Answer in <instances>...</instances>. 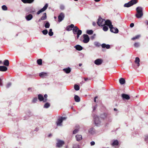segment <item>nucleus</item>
<instances>
[{
    "label": "nucleus",
    "mask_w": 148,
    "mask_h": 148,
    "mask_svg": "<svg viewBox=\"0 0 148 148\" xmlns=\"http://www.w3.org/2000/svg\"><path fill=\"white\" fill-rule=\"evenodd\" d=\"M89 132L92 134H94L95 133V130H89Z\"/></svg>",
    "instance_id": "obj_41"
},
{
    "label": "nucleus",
    "mask_w": 148,
    "mask_h": 148,
    "mask_svg": "<svg viewBox=\"0 0 148 148\" xmlns=\"http://www.w3.org/2000/svg\"><path fill=\"white\" fill-rule=\"evenodd\" d=\"M50 106V104L48 103H47L45 104L44 106V108H47Z\"/></svg>",
    "instance_id": "obj_31"
},
{
    "label": "nucleus",
    "mask_w": 148,
    "mask_h": 148,
    "mask_svg": "<svg viewBox=\"0 0 148 148\" xmlns=\"http://www.w3.org/2000/svg\"><path fill=\"white\" fill-rule=\"evenodd\" d=\"M88 78H84V80L85 81H86L88 79Z\"/></svg>",
    "instance_id": "obj_56"
},
{
    "label": "nucleus",
    "mask_w": 148,
    "mask_h": 148,
    "mask_svg": "<svg viewBox=\"0 0 148 148\" xmlns=\"http://www.w3.org/2000/svg\"><path fill=\"white\" fill-rule=\"evenodd\" d=\"M11 85L12 84L11 83H9L7 84L6 86V87L7 88H9L10 86H11Z\"/></svg>",
    "instance_id": "obj_48"
},
{
    "label": "nucleus",
    "mask_w": 148,
    "mask_h": 148,
    "mask_svg": "<svg viewBox=\"0 0 148 148\" xmlns=\"http://www.w3.org/2000/svg\"><path fill=\"white\" fill-rule=\"evenodd\" d=\"M107 114L105 113H104L101 114V119H106L107 117Z\"/></svg>",
    "instance_id": "obj_28"
},
{
    "label": "nucleus",
    "mask_w": 148,
    "mask_h": 148,
    "mask_svg": "<svg viewBox=\"0 0 148 148\" xmlns=\"http://www.w3.org/2000/svg\"><path fill=\"white\" fill-rule=\"evenodd\" d=\"M141 36V35L140 34L137 35L136 36H135L132 38L131 39L132 40H134L136 39H138L140 38Z\"/></svg>",
    "instance_id": "obj_23"
},
{
    "label": "nucleus",
    "mask_w": 148,
    "mask_h": 148,
    "mask_svg": "<svg viewBox=\"0 0 148 148\" xmlns=\"http://www.w3.org/2000/svg\"><path fill=\"white\" fill-rule=\"evenodd\" d=\"M37 97H35L33 98L32 100V102L33 103H36L37 101Z\"/></svg>",
    "instance_id": "obj_42"
},
{
    "label": "nucleus",
    "mask_w": 148,
    "mask_h": 148,
    "mask_svg": "<svg viewBox=\"0 0 148 148\" xmlns=\"http://www.w3.org/2000/svg\"><path fill=\"white\" fill-rule=\"evenodd\" d=\"M33 16L31 14H29L27 15H26L25 16V18L27 21H29L31 20L33 18Z\"/></svg>",
    "instance_id": "obj_15"
},
{
    "label": "nucleus",
    "mask_w": 148,
    "mask_h": 148,
    "mask_svg": "<svg viewBox=\"0 0 148 148\" xmlns=\"http://www.w3.org/2000/svg\"><path fill=\"white\" fill-rule=\"evenodd\" d=\"M74 25L71 24L70 25L68 26L66 28V29L68 31H70L73 29L74 27Z\"/></svg>",
    "instance_id": "obj_18"
},
{
    "label": "nucleus",
    "mask_w": 148,
    "mask_h": 148,
    "mask_svg": "<svg viewBox=\"0 0 148 148\" xmlns=\"http://www.w3.org/2000/svg\"><path fill=\"white\" fill-rule=\"evenodd\" d=\"M41 20H42V19H41V18H40V19H39L38 21L40 22L41 21Z\"/></svg>",
    "instance_id": "obj_60"
},
{
    "label": "nucleus",
    "mask_w": 148,
    "mask_h": 148,
    "mask_svg": "<svg viewBox=\"0 0 148 148\" xmlns=\"http://www.w3.org/2000/svg\"><path fill=\"white\" fill-rule=\"evenodd\" d=\"M134 46L136 48H138L140 46V43L139 42H135L134 44Z\"/></svg>",
    "instance_id": "obj_30"
},
{
    "label": "nucleus",
    "mask_w": 148,
    "mask_h": 148,
    "mask_svg": "<svg viewBox=\"0 0 148 148\" xmlns=\"http://www.w3.org/2000/svg\"><path fill=\"white\" fill-rule=\"evenodd\" d=\"M47 94H45L44 95V97L45 98V99H47Z\"/></svg>",
    "instance_id": "obj_54"
},
{
    "label": "nucleus",
    "mask_w": 148,
    "mask_h": 148,
    "mask_svg": "<svg viewBox=\"0 0 148 148\" xmlns=\"http://www.w3.org/2000/svg\"><path fill=\"white\" fill-rule=\"evenodd\" d=\"M82 64H79V66H82Z\"/></svg>",
    "instance_id": "obj_61"
},
{
    "label": "nucleus",
    "mask_w": 148,
    "mask_h": 148,
    "mask_svg": "<svg viewBox=\"0 0 148 148\" xmlns=\"http://www.w3.org/2000/svg\"><path fill=\"white\" fill-rule=\"evenodd\" d=\"M94 45H95L97 47H99L100 45V43L97 42H94Z\"/></svg>",
    "instance_id": "obj_43"
},
{
    "label": "nucleus",
    "mask_w": 148,
    "mask_h": 148,
    "mask_svg": "<svg viewBox=\"0 0 148 148\" xmlns=\"http://www.w3.org/2000/svg\"><path fill=\"white\" fill-rule=\"evenodd\" d=\"M4 78H3V76H1V79H1H1H3Z\"/></svg>",
    "instance_id": "obj_53"
},
{
    "label": "nucleus",
    "mask_w": 148,
    "mask_h": 148,
    "mask_svg": "<svg viewBox=\"0 0 148 148\" xmlns=\"http://www.w3.org/2000/svg\"><path fill=\"white\" fill-rule=\"evenodd\" d=\"M101 47L103 48H106L107 49H108L110 48V45H106L105 44H103L101 45Z\"/></svg>",
    "instance_id": "obj_25"
},
{
    "label": "nucleus",
    "mask_w": 148,
    "mask_h": 148,
    "mask_svg": "<svg viewBox=\"0 0 148 148\" xmlns=\"http://www.w3.org/2000/svg\"><path fill=\"white\" fill-rule=\"evenodd\" d=\"M93 121L95 125L97 127H99L101 125V121L99 116L96 115L93 116Z\"/></svg>",
    "instance_id": "obj_1"
},
{
    "label": "nucleus",
    "mask_w": 148,
    "mask_h": 148,
    "mask_svg": "<svg viewBox=\"0 0 148 148\" xmlns=\"http://www.w3.org/2000/svg\"><path fill=\"white\" fill-rule=\"evenodd\" d=\"M64 18V14L63 13H61L58 16V21L60 22L62 21Z\"/></svg>",
    "instance_id": "obj_13"
},
{
    "label": "nucleus",
    "mask_w": 148,
    "mask_h": 148,
    "mask_svg": "<svg viewBox=\"0 0 148 148\" xmlns=\"http://www.w3.org/2000/svg\"><path fill=\"white\" fill-rule=\"evenodd\" d=\"M51 136H52L51 134H50L49 135L48 137H50Z\"/></svg>",
    "instance_id": "obj_58"
},
{
    "label": "nucleus",
    "mask_w": 148,
    "mask_h": 148,
    "mask_svg": "<svg viewBox=\"0 0 148 148\" xmlns=\"http://www.w3.org/2000/svg\"><path fill=\"white\" fill-rule=\"evenodd\" d=\"M73 32L74 34L77 35V38H78L79 35L81 34L82 31L81 30H79L77 26H74L73 29Z\"/></svg>",
    "instance_id": "obj_4"
},
{
    "label": "nucleus",
    "mask_w": 148,
    "mask_h": 148,
    "mask_svg": "<svg viewBox=\"0 0 148 148\" xmlns=\"http://www.w3.org/2000/svg\"><path fill=\"white\" fill-rule=\"evenodd\" d=\"M39 76L42 77H45L47 76V73L44 72H42L40 73Z\"/></svg>",
    "instance_id": "obj_21"
},
{
    "label": "nucleus",
    "mask_w": 148,
    "mask_h": 148,
    "mask_svg": "<svg viewBox=\"0 0 148 148\" xmlns=\"http://www.w3.org/2000/svg\"><path fill=\"white\" fill-rule=\"evenodd\" d=\"M73 147V148H79V146L77 144L75 145H74Z\"/></svg>",
    "instance_id": "obj_47"
},
{
    "label": "nucleus",
    "mask_w": 148,
    "mask_h": 148,
    "mask_svg": "<svg viewBox=\"0 0 148 148\" xmlns=\"http://www.w3.org/2000/svg\"><path fill=\"white\" fill-rule=\"evenodd\" d=\"M137 13L135 16L138 18H141L143 16V8L141 7H138L136 8Z\"/></svg>",
    "instance_id": "obj_3"
},
{
    "label": "nucleus",
    "mask_w": 148,
    "mask_h": 148,
    "mask_svg": "<svg viewBox=\"0 0 148 148\" xmlns=\"http://www.w3.org/2000/svg\"><path fill=\"white\" fill-rule=\"evenodd\" d=\"M145 141L148 142V136H145Z\"/></svg>",
    "instance_id": "obj_46"
},
{
    "label": "nucleus",
    "mask_w": 148,
    "mask_h": 148,
    "mask_svg": "<svg viewBox=\"0 0 148 148\" xmlns=\"http://www.w3.org/2000/svg\"><path fill=\"white\" fill-rule=\"evenodd\" d=\"M8 69V68L5 66H1V71H6Z\"/></svg>",
    "instance_id": "obj_20"
},
{
    "label": "nucleus",
    "mask_w": 148,
    "mask_h": 148,
    "mask_svg": "<svg viewBox=\"0 0 148 148\" xmlns=\"http://www.w3.org/2000/svg\"><path fill=\"white\" fill-rule=\"evenodd\" d=\"M1 64H3L6 66H8L9 64V62L7 60H4L3 62L1 61Z\"/></svg>",
    "instance_id": "obj_14"
},
{
    "label": "nucleus",
    "mask_w": 148,
    "mask_h": 148,
    "mask_svg": "<svg viewBox=\"0 0 148 148\" xmlns=\"http://www.w3.org/2000/svg\"><path fill=\"white\" fill-rule=\"evenodd\" d=\"M97 97H95V99H94V101L95 102H96V99H97Z\"/></svg>",
    "instance_id": "obj_55"
},
{
    "label": "nucleus",
    "mask_w": 148,
    "mask_h": 148,
    "mask_svg": "<svg viewBox=\"0 0 148 148\" xmlns=\"http://www.w3.org/2000/svg\"><path fill=\"white\" fill-rule=\"evenodd\" d=\"M38 98L39 100L40 101H43V102H45L47 100V99H44L43 96L41 94H39L38 95Z\"/></svg>",
    "instance_id": "obj_10"
},
{
    "label": "nucleus",
    "mask_w": 148,
    "mask_h": 148,
    "mask_svg": "<svg viewBox=\"0 0 148 148\" xmlns=\"http://www.w3.org/2000/svg\"><path fill=\"white\" fill-rule=\"evenodd\" d=\"M121 96L123 99L128 100L130 99V96L127 95L123 94Z\"/></svg>",
    "instance_id": "obj_16"
},
{
    "label": "nucleus",
    "mask_w": 148,
    "mask_h": 148,
    "mask_svg": "<svg viewBox=\"0 0 148 148\" xmlns=\"http://www.w3.org/2000/svg\"><path fill=\"white\" fill-rule=\"evenodd\" d=\"M50 26V24L49 22L48 21L46 23L45 25V27L46 28H49Z\"/></svg>",
    "instance_id": "obj_35"
},
{
    "label": "nucleus",
    "mask_w": 148,
    "mask_h": 148,
    "mask_svg": "<svg viewBox=\"0 0 148 148\" xmlns=\"http://www.w3.org/2000/svg\"><path fill=\"white\" fill-rule=\"evenodd\" d=\"M49 35L50 36H52L53 34V32H52V29H50L48 33Z\"/></svg>",
    "instance_id": "obj_36"
},
{
    "label": "nucleus",
    "mask_w": 148,
    "mask_h": 148,
    "mask_svg": "<svg viewBox=\"0 0 148 148\" xmlns=\"http://www.w3.org/2000/svg\"><path fill=\"white\" fill-rule=\"evenodd\" d=\"M108 21H110L109 20H107L106 21L105 20L102 19L101 18H99L97 22L98 25L100 26H103L105 25L108 26L109 23L108 22Z\"/></svg>",
    "instance_id": "obj_2"
},
{
    "label": "nucleus",
    "mask_w": 148,
    "mask_h": 148,
    "mask_svg": "<svg viewBox=\"0 0 148 148\" xmlns=\"http://www.w3.org/2000/svg\"><path fill=\"white\" fill-rule=\"evenodd\" d=\"M60 9L62 10H64L65 9V6L63 5H61L60 6Z\"/></svg>",
    "instance_id": "obj_45"
},
{
    "label": "nucleus",
    "mask_w": 148,
    "mask_h": 148,
    "mask_svg": "<svg viewBox=\"0 0 148 148\" xmlns=\"http://www.w3.org/2000/svg\"><path fill=\"white\" fill-rule=\"evenodd\" d=\"M83 36V42L85 43H88L90 40V38L88 36L87 34H84Z\"/></svg>",
    "instance_id": "obj_9"
},
{
    "label": "nucleus",
    "mask_w": 148,
    "mask_h": 148,
    "mask_svg": "<svg viewBox=\"0 0 148 148\" xmlns=\"http://www.w3.org/2000/svg\"><path fill=\"white\" fill-rule=\"evenodd\" d=\"M119 82L121 84H123L125 83V79L123 78H121L119 79Z\"/></svg>",
    "instance_id": "obj_29"
},
{
    "label": "nucleus",
    "mask_w": 148,
    "mask_h": 148,
    "mask_svg": "<svg viewBox=\"0 0 148 148\" xmlns=\"http://www.w3.org/2000/svg\"><path fill=\"white\" fill-rule=\"evenodd\" d=\"M66 119L65 117H61L58 119L56 122V124L58 126H61L63 121L65 120Z\"/></svg>",
    "instance_id": "obj_7"
},
{
    "label": "nucleus",
    "mask_w": 148,
    "mask_h": 148,
    "mask_svg": "<svg viewBox=\"0 0 148 148\" xmlns=\"http://www.w3.org/2000/svg\"><path fill=\"white\" fill-rule=\"evenodd\" d=\"M63 71L66 73H69L71 72V69L70 68L64 69H63Z\"/></svg>",
    "instance_id": "obj_26"
},
{
    "label": "nucleus",
    "mask_w": 148,
    "mask_h": 148,
    "mask_svg": "<svg viewBox=\"0 0 148 148\" xmlns=\"http://www.w3.org/2000/svg\"><path fill=\"white\" fill-rule=\"evenodd\" d=\"M41 19L42 20H45L47 18L46 14V13H44L43 16H42L41 18Z\"/></svg>",
    "instance_id": "obj_33"
},
{
    "label": "nucleus",
    "mask_w": 148,
    "mask_h": 148,
    "mask_svg": "<svg viewBox=\"0 0 148 148\" xmlns=\"http://www.w3.org/2000/svg\"><path fill=\"white\" fill-rule=\"evenodd\" d=\"M146 24L147 25H148V21H147L146 22Z\"/></svg>",
    "instance_id": "obj_64"
},
{
    "label": "nucleus",
    "mask_w": 148,
    "mask_h": 148,
    "mask_svg": "<svg viewBox=\"0 0 148 148\" xmlns=\"http://www.w3.org/2000/svg\"><path fill=\"white\" fill-rule=\"evenodd\" d=\"M56 140L57 141L56 144V147L58 148L61 147L64 143V142L63 140L58 139H57Z\"/></svg>",
    "instance_id": "obj_8"
},
{
    "label": "nucleus",
    "mask_w": 148,
    "mask_h": 148,
    "mask_svg": "<svg viewBox=\"0 0 148 148\" xmlns=\"http://www.w3.org/2000/svg\"><path fill=\"white\" fill-rule=\"evenodd\" d=\"M74 47L77 50L81 51L83 49V47L79 45H77L75 46Z\"/></svg>",
    "instance_id": "obj_19"
},
{
    "label": "nucleus",
    "mask_w": 148,
    "mask_h": 148,
    "mask_svg": "<svg viewBox=\"0 0 148 148\" xmlns=\"http://www.w3.org/2000/svg\"><path fill=\"white\" fill-rule=\"evenodd\" d=\"M93 25L95 26V23H94V22H93Z\"/></svg>",
    "instance_id": "obj_63"
},
{
    "label": "nucleus",
    "mask_w": 148,
    "mask_h": 148,
    "mask_svg": "<svg viewBox=\"0 0 148 148\" xmlns=\"http://www.w3.org/2000/svg\"><path fill=\"white\" fill-rule=\"evenodd\" d=\"M96 107H96V106H95V107H94L93 109V110H95V109H96Z\"/></svg>",
    "instance_id": "obj_57"
},
{
    "label": "nucleus",
    "mask_w": 148,
    "mask_h": 148,
    "mask_svg": "<svg viewBox=\"0 0 148 148\" xmlns=\"http://www.w3.org/2000/svg\"><path fill=\"white\" fill-rule=\"evenodd\" d=\"M103 62V60L100 59H97L94 61V63L97 65H100Z\"/></svg>",
    "instance_id": "obj_12"
},
{
    "label": "nucleus",
    "mask_w": 148,
    "mask_h": 148,
    "mask_svg": "<svg viewBox=\"0 0 148 148\" xmlns=\"http://www.w3.org/2000/svg\"><path fill=\"white\" fill-rule=\"evenodd\" d=\"M90 145L91 146H93L95 145V142L94 141H92L90 142Z\"/></svg>",
    "instance_id": "obj_51"
},
{
    "label": "nucleus",
    "mask_w": 148,
    "mask_h": 148,
    "mask_svg": "<svg viewBox=\"0 0 148 148\" xmlns=\"http://www.w3.org/2000/svg\"><path fill=\"white\" fill-rule=\"evenodd\" d=\"M137 3V0H131L127 3H125L124 6L125 7H129L136 4Z\"/></svg>",
    "instance_id": "obj_6"
},
{
    "label": "nucleus",
    "mask_w": 148,
    "mask_h": 148,
    "mask_svg": "<svg viewBox=\"0 0 148 148\" xmlns=\"http://www.w3.org/2000/svg\"><path fill=\"white\" fill-rule=\"evenodd\" d=\"M80 128L79 126L78 125H76L75 127V130H77L78 129H79Z\"/></svg>",
    "instance_id": "obj_49"
},
{
    "label": "nucleus",
    "mask_w": 148,
    "mask_h": 148,
    "mask_svg": "<svg viewBox=\"0 0 148 148\" xmlns=\"http://www.w3.org/2000/svg\"><path fill=\"white\" fill-rule=\"evenodd\" d=\"M48 7V4L47 3L46 4L45 6L42 9H41L37 12V14H39L40 13L45 11L46 10Z\"/></svg>",
    "instance_id": "obj_11"
},
{
    "label": "nucleus",
    "mask_w": 148,
    "mask_h": 148,
    "mask_svg": "<svg viewBox=\"0 0 148 148\" xmlns=\"http://www.w3.org/2000/svg\"><path fill=\"white\" fill-rule=\"evenodd\" d=\"M74 88L75 90H79V88L78 85H75L74 86Z\"/></svg>",
    "instance_id": "obj_39"
},
{
    "label": "nucleus",
    "mask_w": 148,
    "mask_h": 148,
    "mask_svg": "<svg viewBox=\"0 0 148 148\" xmlns=\"http://www.w3.org/2000/svg\"><path fill=\"white\" fill-rule=\"evenodd\" d=\"M93 32L92 30H88L86 32L87 34L90 35L92 34L93 33Z\"/></svg>",
    "instance_id": "obj_40"
},
{
    "label": "nucleus",
    "mask_w": 148,
    "mask_h": 148,
    "mask_svg": "<svg viewBox=\"0 0 148 148\" xmlns=\"http://www.w3.org/2000/svg\"><path fill=\"white\" fill-rule=\"evenodd\" d=\"M31 88H28V90H29L31 89Z\"/></svg>",
    "instance_id": "obj_62"
},
{
    "label": "nucleus",
    "mask_w": 148,
    "mask_h": 148,
    "mask_svg": "<svg viewBox=\"0 0 148 148\" xmlns=\"http://www.w3.org/2000/svg\"><path fill=\"white\" fill-rule=\"evenodd\" d=\"M79 130H74L73 132V134H75L78 132Z\"/></svg>",
    "instance_id": "obj_50"
},
{
    "label": "nucleus",
    "mask_w": 148,
    "mask_h": 148,
    "mask_svg": "<svg viewBox=\"0 0 148 148\" xmlns=\"http://www.w3.org/2000/svg\"><path fill=\"white\" fill-rule=\"evenodd\" d=\"M134 26V24L133 23H131L130 25V26L131 27H133Z\"/></svg>",
    "instance_id": "obj_52"
},
{
    "label": "nucleus",
    "mask_w": 148,
    "mask_h": 148,
    "mask_svg": "<svg viewBox=\"0 0 148 148\" xmlns=\"http://www.w3.org/2000/svg\"><path fill=\"white\" fill-rule=\"evenodd\" d=\"M76 140L77 141H79L82 139V136L80 135H77L75 136Z\"/></svg>",
    "instance_id": "obj_17"
},
{
    "label": "nucleus",
    "mask_w": 148,
    "mask_h": 148,
    "mask_svg": "<svg viewBox=\"0 0 148 148\" xmlns=\"http://www.w3.org/2000/svg\"><path fill=\"white\" fill-rule=\"evenodd\" d=\"M100 0H95V1H96V2H98V1H99Z\"/></svg>",
    "instance_id": "obj_59"
},
{
    "label": "nucleus",
    "mask_w": 148,
    "mask_h": 148,
    "mask_svg": "<svg viewBox=\"0 0 148 148\" xmlns=\"http://www.w3.org/2000/svg\"><path fill=\"white\" fill-rule=\"evenodd\" d=\"M2 8L3 10L5 11L7 10L8 8L5 5H3L2 6Z\"/></svg>",
    "instance_id": "obj_38"
},
{
    "label": "nucleus",
    "mask_w": 148,
    "mask_h": 148,
    "mask_svg": "<svg viewBox=\"0 0 148 148\" xmlns=\"http://www.w3.org/2000/svg\"><path fill=\"white\" fill-rule=\"evenodd\" d=\"M34 0H21L24 3H32Z\"/></svg>",
    "instance_id": "obj_22"
},
{
    "label": "nucleus",
    "mask_w": 148,
    "mask_h": 148,
    "mask_svg": "<svg viewBox=\"0 0 148 148\" xmlns=\"http://www.w3.org/2000/svg\"><path fill=\"white\" fill-rule=\"evenodd\" d=\"M74 99L76 102H79L80 101V98L77 95H76L75 96Z\"/></svg>",
    "instance_id": "obj_27"
},
{
    "label": "nucleus",
    "mask_w": 148,
    "mask_h": 148,
    "mask_svg": "<svg viewBox=\"0 0 148 148\" xmlns=\"http://www.w3.org/2000/svg\"><path fill=\"white\" fill-rule=\"evenodd\" d=\"M119 144V142L117 140H114L113 143L112 145H118Z\"/></svg>",
    "instance_id": "obj_34"
},
{
    "label": "nucleus",
    "mask_w": 148,
    "mask_h": 148,
    "mask_svg": "<svg viewBox=\"0 0 148 148\" xmlns=\"http://www.w3.org/2000/svg\"><path fill=\"white\" fill-rule=\"evenodd\" d=\"M108 23H109L108 26L110 28V31L114 33H118L119 32L118 29L113 27V25H112L111 22L110 21H108Z\"/></svg>",
    "instance_id": "obj_5"
},
{
    "label": "nucleus",
    "mask_w": 148,
    "mask_h": 148,
    "mask_svg": "<svg viewBox=\"0 0 148 148\" xmlns=\"http://www.w3.org/2000/svg\"><path fill=\"white\" fill-rule=\"evenodd\" d=\"M135 62L137 64V66H139L140 65V59L138 57H136V58Z\"/></svg>",
    "instance_id": "obj_24"
},
{
    "label": "nucleus",
    "mask_w": 148,
    "mask_h": 148,
    "mask_svg": "<svg viewBox=\"0 0 148 148\" xmlns=\"http://www.w3.org/2000/svg\"><path fill=\"white\" fill-rule=\"evenodd\" d=\"M37 62L38 65H41L42 64V60L41 59H39L37 60Z\"/></svg>",
    "instance_id": "obj_37"
},
{
    "label": "nucleus",
    "mask_w": 148,
    "mask_h": 148,
    "mask_svg": "<svg viewBox=\"0 0 148 148\" xmlns=\"http://www.w3.org/2000/svg\"><path fill=\"white\" fill-rule=\"evenodd\" d=\"M43 34L44 35H46L47 34L48 31L47 29L43 30L42 31Z\"/></svg>",
    "instance_id": "obj_44"
},
{
    "label": "nucleus",
    "mask_w": 148,
    "mask_h": 148,
    "mask_svg": "<svg viewBox=\"0 0 148 148\" xmlns=\"http://www.w3.org/2000/svg\"><path fill=\"white\" fill-rule=\"evenodd\" d=\"M106 25H103V30L105 32L107 31L108 29V27Z\"/></svg>",
    "instance_id": "obj_32"
}]
</instances>
